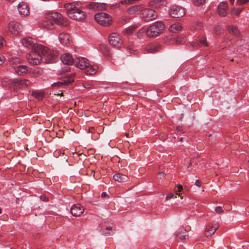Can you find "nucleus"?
Wrapping results in <instances>:
<instances>
[{
  "label": "nucleus",
  "mask_w": 249,
  "mask_h": 249,
  "mask_svg": "<svg viewBox=\"0 0 249 249\" xmlns=\"http://www.w3.org/2000/svg\"><path fill=\"white\" fill-rule=\"evenodd\" d=\"M59 54L57 51H51L47 47L42 45L34 46L33 49L26 56L29 64L37 65L40 64L43 56L47 63H52L55 61Z\"/></svg>",
  "instance_id": "obj_1"
},
{
  "label": "nucleus",
  "mask_w": 249,
  "mask_h": 249,
  "mask_svg": "<svg viewBox=\"0 0 249 249\" xmlns=\"http://www.w3.org/2000/svg\"><path fill=\"white\" fill-rule=\"evenodd\" d=\"M64 8L67 10L68 16L73 20L81 21L86 18V13L79 7L77 3L75 2L65 4Z\"/></svg>",
  "instance_id": "obj_2"
},
{
  "label": "nucleus",
  "mask_w": 249,
  "mask_h": 249,
  "mask_svg": "<svg viewBox=\"0 0 249 249\" xmlns=\"http://www.w3.org/2000/svg\"><path fill=\"white\" fill-rule=\"evenodd\" d=\"M165 26L161 21H157L150 25L146 31L149 37H155L161 34L164 30Z\"/></svg>",
  "instance_id": "obj_3"
},
{
  "label": "nucleus",
  "mask_w": 249,
  "mask_h": 249,
  "mask_svg": "<svg viewBox=\"0 0 249 249\" xmlns=\"http://www.w3.org/2000/svg\"><path fill=\"white\" fill-rule=\"evenodd\" d=\"M94 19L98 24L103 26H109L112 23V17L106 13H96L94 15Z\"/></svg>",
  "instance_id": "obj_4"
},
{
  "label": "nucleus",
  "mask_w": 249,
  "mask_h": 249,
  "mask_svg": "<svg viewBox=\"0 0 249 249\" xmlns=\"http://www.w3.org/2000/svg\"><path fill=\"white\" fill-rule=\"evenodd\" d=\"M47 18L50 20H53L58 25L67 26L68 24L66 18H64L63 16L57 12H50L47 14Z\"/></svg>",
  "instance_id": "obj_5"
},
{
  "label": "nucleus",
  "mask_w": 249,
  "mask_h": 249,
  "mask_svg": "<svg viewBox=\"0 0 249 249\" xmlns=\"http://www.w3.org/2000/svg\"><path fill=\"white\" fill-rule=\"evenodd\" d=\"M9 83L14 90L18 91L20 89L27 88L32 84L31 81L28 79H16L12 81H9Z\"/></svg>",
  "instance_id": "obj_6"
},
{
  "label": "nucleus",
  "mask_w": 249,
  "mask_h": 249,
  "mask_svg": "<svg viewBox=\"0 0 249 249\" xmlns=\"http://www.w3.org/2000/svg\"><path fill=\"white\" fill-rule=\"evenodd\" d=\"M141 17L146 22L155 19L157 18V12L151 9H144L141 10Z\"/></svg>",
  "instance_id": "obj_7"
},
{
  "label": "nucleus",
  "mask_w": 249,
  "mask_h": 249,
  "mask_svg": "<svg viewBox=\"0 0 249 249\" xmlns=\"http://www.w3.org/2000/svg\"><path fill=\"white\" fill-rule=\"evenodd\" d=\"M109 43L113 46L119 48L123 44V41L120 35L117 33H111L109 37Z\"/></svg>",
  "instance_id": "obj_8"
},
{
  "label": "nucleus",
  "mask_w": 249,
  "mask_h": 249,
  "mask_svg": "<svg viewBox=\"0 0 249 249\" xmlns=\"http://www.w3.org/2000/svg\"><path fill=\"white\" fill-rule=\"evenodd\" d=\"M87 8L94 11H105L107 9L108 5L105 3L91 2L87 5Z\"/></svg>",
  "instance_id": "obj_9"
},
{
  "label": "nucleus",
  "mask_w": 249,
  "mask_h": 249,
  "mask_svg": "<svg viewBox=\"0 0 249 249\" xmlns=\"http://www.w3.org/2000/svg\"><path fill=\"white\" fill-rule=\"evenodd\" d=\"M185 14L184 8L177 5L173 6L171 9L170 15L174 18H179Z\"/></svg>",
  "instance_id": "obj_10"
},
{
  "label": "nucleus",
  "mask_w": 249,
  "mask_h": 249,
  "mask_svg": "<svg viewBox=\"0 0 249 249\" xmlns=\"http://www.w3.org/2000/svg\"><path fill=\"white\" fill-rule=\"evenodd\" d=\"M74 65L78 68L83 70L89 66V60L83 57H77L74 60Z\"/></svg>",
  "instance_id": "obj_11"
},
{
  "label": "nucleus",
  "mask_w": 249,
  "mask_h": 249,
  "mask_svg": "<svg viewBox=\"0 0 249 249\" xmlns=\"http://www.w3.org/2000/svg\"><path fill=\"white\" fill-rule=\"evenodd\" d=\"M8 29L12 34L17 36L21 32L22 26L18 22L13 21L9 23Z\"/></svg>",
  "instance_id": "obj_12"
},
{
  "label": "nucleus",
  "mask_w": 249,
  "mask_h": 249,
  "mask_svg": "<svg viewBox=\"0 0 249 249\" xmlns=\"http://www.w3.org/2000/svg\"><path fill=\"white\" fill-rule=\"evenodd\" d=\"M111 225H113L112 223L110 224L107 222L102 223L100 224L99 228L103 235L109 236L113 233L112 231L113 226Z\"/></svg>",
  "instance_id": "obj_13"
},
{
  "label": "nucleus",
  "mask_w": 249,
  "mask_h": 249,
  "mask_svg": "<svg viewBox=\"0 0 249 249\" xmlns=\"http://www.w3.org/2000/svg\"><path fill=\"white\" fill-rule=\"evenodd\" d=\"M219 225L218 223L209 224L206 226L204 235L206 237H211L218 229Z\"/></svg>",
  "instance_id": "obj_14"
},
{
  "label": "nucleus",
  "mask_w": 249,
  "mask_h": 249,
  "mask_svg": "<svg viewBox=\"0 0 249 249\" xmlns=\"http://www.w3.org/2000/svg\"><path fill=\"white\" fill-rule=\"evenodd\" d=\"M84 212V207L80 204L73 205L71 209V213L74 216H79Z\"/></svg>",
  "instance_id": "obj_15"
},
{
  "label": "nucleus",
  "mask_w": 249,
  "mask_h": 249,
  "mask_svg": "<svg viewBox=\"0 0 249 249\" xmlns=\"http://www.w3.org/2000/svg\"><path fill=\"white\" fill-rule=\"evenodd\" d=\"M75 73H72L69 75V77H68L66 79L62 80L61 81H58L54 83L53 85V87H61L64 85H69L73 82V77L75 76Z\"/></svg>",
  "instance_id": "obj_16"
},
{
  "label": "nucleus",
  "mask_w": 249,
  "mask_h": 249,
  "mask_svg": "<svg viewBox=\"0 0 249 249\" xmlns=\"http://www.w3.org/2000/svg\"><path fill=\"white\" fill-rule=\"evenodd\" d=\"M61 62L65 65H71L74 64V59L69 53H66L62 54L60 57Z\"/></svg>",
  "instance_id": "obj_17"
},
{
  "label": "nucleus",
  "mask_w": 249,
  "mask_h": 249,
  "mask_svg": "<svg viewBox=\"0 0 249 249\" xmlns=\"http://www.w3.org/2000/svg\"><path fill=\"white\" fill-rule=\"evenodd\" d=\"M22 45L27 48H31L33 49L34 46L39 45L40 44L35 42V40L32 37H26L21 40Z\"/></svg>",
  "instance_id": "obj_18"
},
{
  "label": "nucleus",
  "mask_w": 249,
  "mask_h": 249,
  "mask_svg": "<svg viewBox=\"0 0 249 249\" xmlns=\"http://www.w3.org/2000/svg\"><path fill=\"white\" fill-rule=\"evenodd\" d=\"M18 10L21 15L27 16L29 13V8L27 3L25 2L20 3L18 5Z\"/></svg>",
  "instance_id": "obj_19"
},
{
  "label": "nucleus",
  "mask_w": 249,
  "mask_h": 249,
  "mask_svg": "<svg viewBox=\"0 0 249 249\" xmlns=\"http://www.w3.org/2000/svg\"><path fill=\"white\" fill-rule=\"evenodd\" d=\"M59 40L63 45L69 46L71 43L69 34L62 33L59 36Z\"/></svg>",
  "instance_id": "obj_20"
},
{
  "label": "nucleus",
  "mask_w": 249,
  "mask_h": 249,
  "mask_svg": "<svg viewBox=\"0 0 249 249\" xmlns=\"http://www.w3.org/2000/svg\"><path fill=\"white\" fill-rule=\"evenodd\" d=\"M228 3L226 1L220 2L218 6V12L219 15L222 17L226 16Z\"/></svg>",
  "instance_id": "obj_21"
},
{
  "label": "nucleus",
  "mask_w": 249,
  "mask_h": 249,
  "mask_svg": "<svg viewBox=\"0 0 249 249\" xmlns=\"http://www.w3.org/2000/svg\"><path fill=\"white\" fill-rule=\"evenodd\" d=\"M15 72L20 76H24L26 75L28 71V68L25 65H19L15 68Z\"/></svg>",
  "instance_id": "obj_22"
},
{
  "label": "nucleus",
  "mask_w": 249,
  "mask_h": 249,
  "mask_svg": "<svg viewBox=\"0 0 249 249\" xmlns=\"http://www.w3.org/2000/svg\"><path fill=\"white\" fill-rule=\"evenodd\" d=\"M161 48V45L156 43L150 45L147 47L146 50L149 53H155L160 51Z\"/></svg>",
  "instance_id": "obj_23"
},
{
  "label": "nucleus",
  "mask_w": 249,
  "mask_h": 249,
  "mask_svg": "<svg viewBox=\"0 0 249 249\" xmlns=\"http://www.w3.org/2000/svg\"><path fill=\"white\" fill-rule=\"evenodd\" d=\"M100 49L107 57H111V53L110 52L109 47L106 44H101L100 46Z\"/></svg>",
  "instance_id": "obj_24"
},
{
  "label": "nucleus",
  "mask_w": 249,
  "mask_h": 249,
  "mask_svg": "<svg viewBox=\"0 0 249 249\" xmlns=\"http://www.w3.org/2000/svg\"><path fill=\"white\" fill-rule=\"evenodd\" d=\"M113 179L116 181L121 182L127 181L128 177L124 174L117 173L113 176Z\"/></svg>",
  "instance_id": "obj_25"
},
{
  "label": "nucleus",
  "mask_w": 249,
  "mask_h": 249,
  "mask_svg": "<svg viewBox=\"0 0 249 249\" xmlns=\"http://www.w3.org/2000/svg\"><path fill=\"white\" fill-rule=\"evenodd\" d=\"M227 29L230 33L236 36H239L240 35V31L237 26H227Z\"/></svg>",
  "instance_id": "obj_26"
},
{
  "label": "nucleus",
  "mask_w": 249,
  "mask_h": 249,
  "mask_svg": "<svg viewBox=\"0 0 249 249\" xmlns=\"http://www.w3.org/2000/svg\"><path fill=\"white\" fill-rule=\"evenodd\" d=\"M164 0H152L148 3V6L153 8H158L164 3Z\"/></svg>",
  "instance_id": "obj_27"
},
{
  "label": "nucleus",
  "mask_w": 249,
  "mask_h": 249,
  "mask_svg": "<svg viewBox=\"0 0 249 249\" xmlns=\"http://www.w3.org/2000/svg\"><path fill=\"white\" fill-rule=\"evenodd\" d=\"M141 6L139 5H135L129 7L127 10V13L130 15H133L136 14L137 12L141 11Z\"/></svg>",
  "instance_id": "obj_28"
},
{
  "label": "nucleus",
  "mask_w": 249,
  "mask_h": 249,
  "mask_svg": "<svg viewBox=\"0 0 249 249\" xmlns=\"http://www.w3.org/2000/svg\"><path fill=\"white\" fill-rule=\"evenodd\" d=\"M182 29L181 25L179 23L173 24L169 27V31L172 33H177Z\"/></svg>",
  "instance_id": "obj_29"
},
{
  "label": "nucleus",
  "mask_w": 249,
  "mask_h": 249,
  "mask_svg": "<svg viewBox=\"0 0 249 249\" xmlns=\"http://www.w3.org/2000/svg\"><path fill=\"white\" fill-rule=\"evenodd\" d=\"M177 236L181 241H184L188 239L189 236L187 234V232L186 230H182L178 231L176 234Z\"/></svg>",
  "instance_id": "obj_30"
},
{
  "label": "nucleus",
  "mask_w": 249,
  "mask_h": 249,
  "mask_svg": "<svg viewBox=\"0 0 249 249\" xmlns=\"http://www.w3.org/2000/svg\"><path fill=\"white\" fill-rule=\"evenodd\" d=\"M32 95L36 99L41 100L44 97V92L42 91H33Z\"/></svg>",
  "instance_id": "obj_31"
},
{
  "label": "nucleus",
  "mask_w": 249,
  "mask_h": 249,
  "mask_svg": "<svg viewBox=\"0 0 249 249\" xmlns=\"http://www.w3.org/2000/svg\"><path fill=\"white\" fill-rule=\"evenodd\" d=\"M54 24L52 21H44L42 23V27L47 30H51L53 28Z\"/></svg>",
  "instance_id": "obj_32"
},
{
  "label": "nucleus",
  "mask_w": 249,
  "mask_h": 249,
  "mask_svg": "<svg viewBox=\"0 0 249 249\" xmlns=\"http://www.w3.org/2000/svg\"><path fill=\"white\" fill-rule=\"evenodd\" d=\"M138 27L137 25H132L126 28L124 31V34L131 35L133 33V32L135 30V29Z\"/></svg>",
  "instance_id": "obj_33"
},
{
  "label": "nucleus",
  "mask_w": 249,
  "mask_h": 249,
  "mask_svg": "<svg viewBox=\"0 0 249 249\" xmlns=\"http://www.w3.org/2000/svg\"><path fill=\"white\" fill-rule=\"evenodd\" d=\"M186 37L182 35L178 36L176 38V42L178 44H183L186 41Z\"/></svg>",
  "instance_id": "obj_34"
},
{
  "label": "nucleus",
  "mask_w": 249,
  "mask_h": 249,
  "mask_svg": "<svg viewBox=\"0 0 249 249\" xmlns=\"http://www.w3.org/2000/svg\"><path fill=\"white\" fill-rule=\"evenodd\" d=\"M43 73V71L40 68H36L33 71V74L35 77L41 75Z\"/></svg>",
  "instance_id": "obj_35"
},
{
  "label": "nucleus",
  "mask_w": 249,
  "mask_h": 249,
  "mask_svg": "<svg viewBox=\"0 0 249 249\" xmlns=\"http://www.w3.org/2000/svg\"><path fill=\"white\" fill-rule=\"evenodd\" d=\"M9 62L11 64L17 65L20 63V59L18 57H12L9 60Z\"/></svg>",
  "instance_id": "obj_36"
},
{
  "label": "nucleus",
  "mask_w": 249,
  "mask_h": 249,
  "mask_svg": "<svg viewBox=\"0 0 249 249\" xmlns=\"http://www.w3.org/2000/svg\"><path fill=\"white\" fill-rule=\"evenodd\" d=\"M198 41V43L201 45L204 46H208L206 36H202L201 38H199Z\"/></svg>",
  "instance_id": "obj_37"
},
{
  "label": "nucleus",
  "mask_w": 249,
  "mask_h": 249,
  "mask_svg": "<svg viewBox=\"0 0 249 249\" xmlns=\"http://www.w3.org/2000/svg\"><path fill=\"white\" fill-rule=\"evenodd\" d=\"M138 0H122L120 1V3L122 4H130Z\"/></svg>",
  "instance_id": "obj_38"
},
{
  "label": "nucleus",
  "mask_w": 249,
  "mask_h": 249,
  "mask_svg": "<svg viewBox=\"0 0 249 249\" xmlns=\"http://www.w3.org/2000/svg\"><path fill=\"white\" fill-rule=\"evenodd\" d=\"M206 0H194V4L196 6H199L205 2Z\"/></svg>",
  "instance_id": "obj_39"
},
{
  "label": "nucleus",
  "mask_w": 249,
  "mask_h": 249,
  "mask_svg": "<svg viewBox=\"0 0 249 249\" xmlns=\"http://www.w3.org/2000/svg\"><path fill=\"white\" fill-rule=\"evenodd\" d=\"M242 9L237 8L233 9L232 13L234 15H236L237 16L239 15L240 13L242 12Z\"/></svg>",
  "instance_id": "obj_40"
},
{
  "label": "nucleus",
  "mask_w": 249,
  "mask_h": 249,
  "mask_svg": "<svg viewBox=\"0 0 249 249\" xmlns=\"http://www.w3.org/2000/svg\"><path fill=\"white\" fill-rule=\"evenodd\" d=\"M183 189L182 186L179 184L177 185V189H176L175 191L177 192V195L179 196V194H178V192H180Z\"/></svg>",
  "instance_id": "obj_41"
},
{
  "label": "nucleus",
  "mask_w": 249,
  "mask_h": 249,
  "mask_svg": "<svg viewBox=\"0 0 249 249\" xmlns=\"http://www.w3.org/2000/svg\"><path fill=\"white\" fill-rule=\"evenodd\" d=\"M215 211L216 213H220L223 212V210L221 206H217L215 208Z\"/></svg>",
  "instance_id": "obj_42"
},
{
  "label": "nucleus",
  "mask_w": 249,
  "mask_h": 249,
  "mask_svg": "<svg viewBox=\"0 0 249 249\" xmlns=\"http://www.w3.org/2000/svg\"><path fill=\"white\" fill-rule=\"evenodd\" d=\"M120 4H121L120 2L119 4L116 3L114 4H112L110 5V7L112 9L119 8L120 7Z\"/></svg>",
  "instance_id": "obj_43"
},
{
  "label": "nucleus",
  "mask_w": 249,
  "mask_h": 249,
  "mask_svg": "<svg viewBox=\"0 0 249 249\" xmlns=\"http://www.w3.org/2000/svg\"><path fill=\"white\" fill-rule=\"evenodd\" d=\"M249 0H237V2L239 4L242 5L248 2Z\"/></svg>",
  "instance_id": "obj_44"
},
{
  "label": "nucleus",
  "mask_w": 249,
  "mask_h": 249,
  "mask_svg": "<svg viewBox=\"0 0 249 249\" xmlns=\"http://www.w3.org/2000/svg\"><path fill=\"white\" fill-rule=\"evenodd\" d=\"M174 196V195L172 193H170L168 195H167L166 196V200H169L171 198H172Z\"/></svg>",
  "instance_id": "obj_45"
},
{
  "label": "nucleus",
  "mask_w": 249,
  "mask_h": 249,
  "mask_svg": "<svg viewBox=\"0 0 249 249\" xmlns=\"http://www.w3.org/2000/svg\"><path fill=\"white\" fill-rule=\"evenodd\" d=\"M195 185L198 187H200L201 185V182L200 180L197 179L195 181Z\"/></svg>",
  "instance_id": "obj_46"
},
{
  "label": "nucleus",
  "mask_w": 249,
  "mask_h": 249,
  "mask_svg": "<svg viewBox=\"0 0 249 249\" xmlns=\"http://www.w3.org/2000/svg\"><path fill=\"white\" fill-rule=\"evenodd\" d=\"M4 42V39L2 37H0V49L3 46Z\"/></svg>",
  "instance_id": "obj_47"
},
{
  "label": "nucleus",
  "mask_w": 249,
  "mask_h": 249,
  "mask_svg": "<svg viewBox=\"0 0 249 249\" xmlns=\"http://www.w3.org/2000/svg\"><path fill=\"white\" fill-rule=\"evenodd\" d=\"M4 61V57L2 55H0V66L2 65Z\"/></svg>",
  "instance_id": "obj_48"
},
{
  "label": "nucleus",
  "mask_w": 249,
  "mask_h": 249,
  "mask_svg": "<svg viewBox=\"0 0 249 249\" xmlns=\"http://www.w3.org/2000/svg\"><path fill=\"white\" fill-rule=\"evenodd\" d=\"M177 130L178 131V132H180V133H183V132L182 131V127L180 126H178L177 127Z\"/></svg>",
  "instance_id": "obj_49"
},
{
  "label": "nucleus",
  "mask_w": 249,
  "mask_h": 249,
  "mask_svg": "<svg viewBox=\"0 0 249 249\" xmlns=\"http://www.w3.org/2000/svg\"><path fill=\"white\" fill-rule=\"evenodd\" d=\"M125 19V18H124V17H122L120 19V22H121V23L124 24L126 22Z\"/></svg>",
  "instance_id": "obj_50"
},
{
  "label": "nucleus",
  "mask_w": 249,
  "mask_h": 249,
  "mask_svg": "<svg viewBox=\"0 0 249 249\" xmlns=\"http://www.w3.org/2000/svg\"><path fill=\"white\" fill-rule=\"evenodd\" d=\"M40 198L41 200H43V201H47L48 200V198L46 197L45 196H40Z\"/></svg>",
  "instance_id": "obj_51"
},
{
  "label": "nucleus",
  "mask_w": 249,
  "mask_h": 249,
  "mask_svg": "<svg viewBox=\"0 0 249 249\" xmlns=\"http://www.w3.org/2000/svg\"><path fill=\"white\" fill-rule=\"evenodd\" d=\"M90 70H91V73L90 74H91L95 73L96 72V71H97L96 69H91V68H90Z\"/></svg>",
  "instance_id": "obj_52"
},
{
  "label": "nucleus",
  "mask_w": 249,
  "mask_h": 249,
  "mask_svg": "<svg viewBox=\"0 0 249 249\" xmlns=\"http://www.w3.org/2000/svg\"><path fill=\"white\" fill-rule=\"evenodd\" d=\"M107 196V194L106 192H103L101 194V196L102 197H105Z\"/></svg>",
  "instance_id": "obj_53"
},
{
  "label": "nucleus",
  "mask_w": 249,
  "mask_h": 249,
  "mask_svg": "<svg viewBox=\"0 0 249 249\" xmlns=\"http://www.w3.org/2000/svg\"><path fill=\"white\" fill-rule=\"evenodd\" d=\"M9 81V80H8V78H4V79L2 80V83L3 84V82H8Z\"/></svg>",
  "instance_id": "obj_54"
},
{
  "label": "nucleus",
  "mask_w": 249,
  "mask_h": 249,
  "mask_svg": "<svg viewBox=\"0 0 249 249\" xmlns=\"http://www.w3.org/2000/svg\"><path fill=\"white\" fill-rule=\"evenodd\" d=\"M230 0V3H231L232 5H233V3H234V0Z\"/></svg>",
  "instance_id": "obj_55"
},
{
  "label": "nucleus",
  "mask_w": 249,
  "mask_h": 249,
  "mask_svg": "<svg viewBox=\"0 0 249 249\" xmlns=\"http://www.w3.org/2000/svg\"><path fill=\"white\" fill-rule=\"evenodd\" d=\"M191 165H192V163H191V162H190V163H189V164L188 165V168H189V167H190V166H191Z\"/></svg>",
  "instance_id": "obj_56"
},
{
  "label": "nucleus",
  "mask_w": 249,
  "mask_h": 249,
  "mask_svg": "<svg viewBox=\"0 0 249 249\" xmlns=\"http://www.w3.org/2000/svg\"><path fill=\"white\" fill-rule=\"evenodd\" d=\"M183 138H180V142H183Z\"/></svg>",
  "instance_id": "obj_57"
},
{
  "label": "nucleus",
  "mask_w": 249,
  "mask_h": 249,
  "mask_svg": "<svg viewBox=\"0 0 249 249\" xmlns=\"http://www.w3.org/2000/svg\"><path fill=\"white\" fill-rule=\"evenodd\" d=\"M61 95H63V92L61 91Z\"/></svg>",
  "instance_id": "obj_58"
},
{
  "label": "nucleus",
  "mask_w": 249,
  "mask_h": 249,
  "mask_svg": "<svg viewBox=\"0 0 249 249\" xmlns=\"http://www.w3.org/2000/svg\"><path fill=\"white\" fill-rule=\"evenodd\" d=\"M228 248H229V249H231V248L230 247H228Z\"/></svg>",
  "instance_id": "obj_59"
}]
</instances>
